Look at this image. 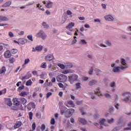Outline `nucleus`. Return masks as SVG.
<instances>
[{
    "mask_svg": "<svg viewBox=\"0 0 131 131\" xmlns=\"http://www.w3.org/2000/svg\"><path fill=\"white\" fill-rule=\"evenodd\" d=\"M100 124H99L98 123H94V125L98 126V125H100V129H102V128H103V126H102V125L103 124V125H104V126H108V124H105V123H106V120L104 119H103L101 121H100Z\"/></svg>",
    "mask_w": 131,
    "mask_h": 131,
    "instance_id": "6",
    "label": "nucleus"
},
{
    "mask_svg": "<svg viewBox=\"0 0 131 131\" xmlns=\"http://www.w3.org/2000/svg\"><path fill=\"white\" fill-rule=\"evenodd\" d=\"M42 26H44L45 28H48L49 26L48 25H47V23L46 22H43L42 23Z\"/></svg>",
    "mask_w": 131,
    "mask_h": 131,
    "instance_id": "49",
    "label": "nucleus"
},
{
    "mask_svg": "<svg viewBox=\"0 0 131 131\" xmlns=\"http://www.w3.org/2000/svg\"><path fill=\"white\" fill-rule=\"evenodd\" d=\"M32 76V74L30 73V72H28L25 76L22 77V80H24V79H29L30 77Z\"/></svg>",
    "mask_w": 131,
    "mask_h": 131,
    "instance_id": "10",
    "label": "nucleus"
},
{
    "mask_svg": "<svg viewBox=\"0 0 131 131\" xmlns=\"http://www.w3.org/2000/svg\"><path fill=\"white\" fill-rule=\"evenodd\" d=\"M41 129L42 131H43L45 129H46V125H45V124H42L41 125Z\"/></svg>",
    "mask_w": 131,
    "mask_h": 131,
    "instance_id": "46",
    "label": "nucleus"
},
{
    "mask_svg": "<svg viewBox=\"0 0 131 131\" xmlns=\"http://www.w3.org/2000/svg\"><path fill=\"white\" fill-rule=\"evenodd\" d=\"M114 121V119H112L111 120H108V123H110V124L113 123Z\"/></svg>",
    "mask_w": 131,
    "mask_h": 131,
    "instance_id": "56",
    "label": "nucleus"
},
{
    "mask_svg": "<svg viewBox=\"0 0 131 131\" xmlns=\"http://www.w3.org/2000/svg\"><path fill=\"white\" fill-rule=\"evenodd\" d=\"M97 83V81L95 80H93L92 81H91L89 82V85H94V84H96Z\"/></svg>",
    "mask_w": 131,
    "mask_h": 131,
    "instance_id": "25",
    "label": "nucleus"
},
{
    "mask_svg": "<svg viewBox=\"0 0 131 131\" xmlns=\"http://www.w3.org/2000/svg\"><path fill=\"white\" fill-rule=\"evenodd\" d=\"M19 100H20V103H21L23 105H25V104L27 103V100H26V99L23 97L20 98Z\"/></svg>",
    "mask_w": 131,
    "mask_h": 131,
    "instance_id": "14",
    "label": "nucleus"
},
{
    "mask_svg": "<svg viewBox=\"0 0 131 131\" xmlns=\"http://www.w3.org/2000/svg\"><path fill=\"white\" fill-rule=\"evenodd\" d=\"M9 36H10V37H14V34H13V33L12 32H9Z\"/></svg>",
    "mask_w": 131,
    "mask_h": 131,
    "instance_id": "50",
    "label": "nucleus"
},
{
    "mask_svg": "<svg viewBox=\"0 0 131 131\" xmlns=\"http://www.w3.org/2000/svg\"><path fill=\"white\" fill-rule=\"evenodd\" d=\"M41 68H47V63L46 62H43L41 63L40 66Z\"/></svg>",
    "mask_w": 131,
    "mask_h": 131,
    "instance_id": "35",
    "label": "nucleus"
},
{
    "mask_svg": "<svg viewBox=\"0 0 131 131\" xmlns=\"http://www.w3.org/2000/svg\"><path fill=\"white\" fill-rule=\"evenodd\" d=\"M31 104V105L32 106V108H33V109H35V103L33 102H30Z\"/></svg>",
    "mask_w": 131,
    "mask_h": 131,
    "instance_id": "48",
    "label": "nucleus"
},
{
    "mask_svg": "<svg viewBox=\"0 0 131 131\" xmlns=\"http://www.w3.org/2000/svg\"><path fill=\"white\" fill-rule=\"evenodd\" d=\"M94 71L95 72V73H96L97 75H100L102 72V71H101L100 70L98 69H96Z\"/></svg>",
    "mask_w": 131,
    "mask_h": 131,
    "instance_id": "27",
    "label": "nucleus"
},
{
    "mask_svg": "<svg viewBox=\"0 0 131 131\" xmlns=\"http://www.w3.org/2000/svg\"><path fill=\"white\" fill-rule=\"evenodd\" d=\"M54 59L55 58H54L53 54H49L45 57L46 61H53Z\"/></svg>",
    "mask_w": 131,
    "mask_h": 131,
    "instance_id": "7",
    "label": "nucleus"
},
{
    "mask_svg": "<svg viewBox=\"0 0 131 131\" xmlns=\"http://www.w3.org/2000/svg\"><path fill=\"white\" fill-rule=\"evenodd\" d=\"M75 24L74 23L71 22L69 24V25L66 27L67 29H69L70 31H73L72 27H74Z\"/></svg>",
    "mask_w": 131,
    "mask_h": 131,
    "instance_id": "8",
    "label": "nucleus"
},
{
    "mask_svg": "<svg viewBox=\"0 0 131 131\" xmlns=\"http://www.w3.org/2000/svg\"><path fill=\"white\" fill-rule=\"evenodd\" d=\"M32 127L33 131L35 130V128H36V124H35V122L33 123V124L32 125Z\"/></svg>",
    "mask_w": 131,
    "mask_h": 131,
    "instance_id": "37",
    "label": "nucleus"
},
{
    "mask_svg": "<svg viewBox=\"0 0 131 131\" xmlns=\"http://www.w3.org/2000/svg\"><path fill=\"white\" fill-rule=\"evenodd\" d=\"M13 104L15 106H19L20 105V101H19V99L13 98Z\"/></svg>",
    "mask_w": 131,
    "mask_h": 131,
    "instance_id": "11",
    "label": "nucleus"
},
{
    "mask_svg": "<svg viewBox=\"0 0 131 131\" xmlns=\"http://www.w3.org/2000/svg\"><path fill=\"white\" fill-rule=\"evenodd\" d=\"M104 96L106 98H111V95L108 93H106L104 94Z\"/></svg>",
    "mask_w": 131,
    "mask_h": 131,
    "instance_id": "54",
    "label": "nucleus"
},
{
    "mask_svg": "<svg viewBox=\"0 0 131 131\" xmlns=\"http://www.w3.org/2000/svg\"><path fill=\"white\" fill-rule=\"evenodd\" d=\"M113 17L111 15H106L105 16L106 21H113Z\"/></svg>",
    "mask_w": 131,
    "mask_h": 131,
    "instance_id": "15",
    "label": "nucleus"
},
{
    "mask_svg": "<svg viewBox=\"0 0 131 131\" xmlns=\"http://www.w3.org/2000/svg\"><path fill=\"white\" fill-rule=\"evenodd\" d=\"M36 116L37 118H41V114H40L39 113H37L36 114Z\"/></svg>",
    "mask_w": 131,
    "mask_h": 131,
    "instance_id": "43",
    "label": "nucleus"
},
{
    "mask_svg": "<svg viewBox=\"0 0 131 131\" xmlns=\"http://www.w3.org/2000/svg\"><path fill=\"white\" fill-rule=\"evenodd\" d=\"M62 73L63 74H68V73H69V70L64 71L63 72H62Z\"/></svg>",
    "mask_w": 131,
    "mask_h": 131,
    "instance_id": "57",
    "label": "nucleus"
},
{
    "mask_svg": "<svg viewBox=\"0 0 131 131\" xmlns=\"http://www.w3.org/2000/svg\"><path fill=\"white\" fill-rule=\"evenodd\" d=\"M28 95V93H27L26 91H22L20 94L19 96L20 97H26V96Z\"/></svg>",
    "mask_w": 131,
    "mask_h": 131,
    "instance_id": "16",
    "label": "nucleus"
},
{
    "mask_svg": "<svg viewBox=\"0 0 131 131\" xmlns=\"http://www.w3.org/2000/svg\"><path fill=\"white\" fill-rule=\"evenodd\" d=\"M68 78L66 75L60 74L57 77L56 79L58 82H65V81H67Z\"/></svg>",
    "mask_w": 131,
    "mask_h": 131,
    "instance_id": "1",
    "label": "nucleus"
},
{
    "mask_svg": "<svg viewBox=\"0 0 131 131\" xmlns=\"http://www.w3.org/2000/svg\"><path fill=\"white\" fill-rule=\"evenodd\" d=\"M52 82H56V78L53 77L51 80Z\"/></svg>",
    "mask_w": 131,
    "mask_h": 131,
    "instance_id": "62",
    "label": "nucleus"
},
{
    "mask_svg": "<svg viewBox=\"0 0 131 131\" xmlns=\"http://www.w3.org/2000/svg\"><path fill=\"white\" fill-rule=\"evenodd\" d=\"M8 21V17L6 16H1L0 22Z\"/></svg>",
    "mask_w": 131,
    "mask_h": 131,
    "instance_id": "20",
    "label": "nucleus"
},
{
    "mask_svg": "<svg viewBox=\"0 0 131 131\" xmlns=\"http://www.w3.org/2000/svg\"><path fill=\"white\" fill-rule=\"evenodd\" d=\"M79 121L81 122V123H82V124H85L86 123V120L85 119L80 118L78 119Z\"/></svg>",
    "mask_w": 131,
    "mask_h": 131,
    "instance_id": "21",
    "label": "nucleus"
},
{
    "mask_svg": "<svg viewBox=\"0 0 131 131\" xmlns=\"http://www.w3.org/2000/svg\"><path fill=\"white\" fill-rule=\"evenodd\" d=\"M46 8H48V9H50V8H52L53 7V2H49L47 5H46Z\"/></svg>",
    "mask_w": 131,
    "mask_h": 131,
    "instance_id": "22",
    "label": "nucleus"
},
{
    "mask_svg": "<svg viewBox=\"0 0 131 131\" xmlns=\"http://www.w3.org/2000/svg\"><path fill=\"white\" fill-rule=\"evenodd\" d=\"M105 43L106 45H107V46H111V42H109V41H106Z\"/></svg>",
    "mask_w": 131,
    "mask_h": 131,
    "instance_id": "61",
    "label": "nucleus"
},
{
    "mask_svg": "<svg viewBox=\"0 0 131 131\" xmlns=\"http://www.w3.org/2000/svg\"><path fill=\"white\" fill-rule=\"evenodd\" d=\"M37 37H41L42 39H46L47 38V35L46 33L42 30H40L36 35Z\"/></svg>",
    "mask_w": 131,
    "mask_h": 131,
    "instance_id": "2",
    "label": "nucleus"
},
{
    "mask_svg": "<svg viewBox=\"0 0 131 131\" xmlns=\"http://www.w3.org/2000/svg\"><path fill=\"white\" fill-rule=\"evenodd\" d=\"M74 112V109L73 108H70L69 110H67L65 112V116L67 118L70 117L73 114V113Z\"/></svg>",
    "mask_w": 131,
    "mask_h": 131,
    "instance_id": "3",
    "label": "nucleus"
},
{
    "mask_svg": "<svg viewBox=\"0 0 131 131\" xmlns=\"http://www.w3.org/2000/svg\"><path fill=\"white\" fill-rule=\"evenodd\" d=\"M121 64L124 66H125V65H126V63H125V59L122 58L121 59Z\"/></svg>",
    "mask_w": 131,
    "mask_h": 131,
    "instance_id": "31",
    "label": "nucleus"
},
{
    "mask_svg": "<svg viewBox=\"0 0 131 131\" xmlns=\"http://www.w3.org/2000/svg\"><path fill=\"white\" fill-rule=\"evenodd\" d=\"M113 71L114 72H119V71H120V67H114L113 68Z\"/></svg>",
    "mask_w": 131,
    "mask_h": 131,
    "instance_id": "24",
    "label": "nucleus"
},
{
    "mask_svg": "<svg viewBox=\"0 0 131 131\" xmlns=\"http://www.w3.org/2000/svg\"><path fill=\"white\" fill-rule=\"evenodd\" d=\"M58 66H59L60 67V68H61V69H64V68H65V64H61L59 63L58 64Z\"/></svg>",
    "mask_w": 131,
    "mask_h": 131,
    "instance_id": "40",
    "label": "nucleus"
},
{
    "mask_svg": "<svg viewBox=\"0 0 131 131\" xmlns=\"http://www.w3.org/2000/svg\"><path fill=\"white\" fill-rule=\"evenodd\" d=\"M10 64H13L15 62V58L13 57L9 59Z\"/></svg>",
    "mask_w": 131,
    "mask_h": 131,
    "instance_id": "34",
    "label": "nucleus"
},
{
    "mask_svg": "<svg viewBox=\"0 0 131 131\" xmlns=\"http://www.w3.org/2000/svg\"><path fill=\"white\" fill-rule=\"evenodd\" d=\"M11 56L12 54L11 53V51L9 50H7L4 53V57L6 59H9L10 57H11Z\"/></svg>",
    "mask_w": 131,
    "mask_h": 131,
    "instance_id": "9",
    "label": "nucleus"
},
{
    "mask_svg": "<svg viewBox=\"0 0 131 131\" xmlns=\"http://www.w3.org/2000/svg\"><path fill=\"white\" fill-rule=\"evenodd\" d=\"M27 38L29 40H31V41H33V38H32V35H29L27 36Z\"/></svg>",
    "mask_w": 131,
    "mask_h": 131,
    "instance_id": "41",
    "label": "nucleus"
},
{
    "mask_svg": "<svg viewBox=\"0 0 131 131\" xmlns=\"http://www.w3.org/2000/svg\"><path fill=\"white\" fill-rule=\"evenodd\" d=\"M31 84H32V81H31V80H28L26 83V85L28 86L31 85Z\"/></svg>",
    "mask_w": 131,
    "mask_h": 131,
    "instance_id": "30",
    "label": "nucleus"
},
{
    "mask_svg": "<svg viewBox=\"0 0 131 131\" xmlns=\"http://www.w3.org/2000/svg\"><path fill=\"white\" fill-rule=\"evenodd\" d=\"M6 93H7V89H4L2 91H0V96H2V95H3V94H6Z\"/></svg>",
    "mask_w": 131,
    "mask_h": 131,
    "instance_id": "33",
    "label": "nucleus"
},
{
    "mask_svg": "<svg viewBox=\"0 0 131 131\" xmlns=\"http://www.w3.org/2000/svg\"><path fill=\"white\" fill-rule=\"evenodd\" d=\"M94 70V69L93 68V67L91 68V69L90 70L89 72V75H92L93 74V71Z\"/></svg>",
    "mask_w": 131,
    "mask_h": 131,
    "instance_id": "51",
    "label": "nucleus"
},
{
    "mask_svg": "<svg viewBox=\"0 0 131 131\" xmlns=\"http://www.w3.org/2000/svg\"><path fill=\"white\" fill-rule=\"evenodd\" d=\"M130 96V92H125L122 94L123 97L125 98L123 99L124 102H128L129 101V97Z\"/></svg>",
    "mask_w": 131,
    "mask_h": 131,
    "instance_id": "5",
    "label": "nucleus"
},
{
    "mask_svg": "<svg viewBox=\"0 0 131 131\" xmlns=\"http://www.w3.org/2000/svg\"><path fill=\"white\" fill-rule=\"evenodd\" d=\"M68 104H69V105H71L72 106V107H74V106H75L74 102H73V101H72V100L68 101Z\"/></svg>",
    "mask_w": 131,
    "mask_h": 131,
    "instance_id": "29",
    "label": "nucleus"
},
{
    "mask_svg": "<svg viewBox=\"0 0 131 131\" xmlns=\"http://www.w3.org/2000/svg\"><path fill=\"white\" fill-rule=\"evenodd\" d=\"M29 116L30 120H32L33 117V113L32 112H30L29 113Z\"/></svg>",
    "mask_w": 131,
    "mask_h": 131,
    "instance_id": "28",
    "label": "nucleus"
},
{
    "mask_svg": "<svg viewBox=\"0 0 131 131\" xmlns=\"http://www.w3.org/2000/svg\"><path fill=\"white\" fill-rule=\"evenodd\" d=\"M12 4V2H6V3H5L2 7H9V6H11V5Z\"/></svg>",
    "mask_w": 131,
    "mask_h": 131,
    "instance_id": "26",
    "label": "nucleus"
},
{
    "mask_svg": "<svg viewBox=\"0 0 131 131\" xmlns=\"http://www.w3.org/2000/svg\"><path fill=\"white\" fill-rule=\"evenodd\" d=\"M113 111H114V107H111L110 108V112L111 113L113 112Z\"/></svg>",
    "mask_w": 131,
    "mask_h": 131,
    "instance_id": "60",
    "label": "nucleus"
},
{
    "mask_svg": "<svg viewBox=\"0 0 131 131\" xmlns=\"http://www.w3.org/2000/svg\"><path fill=\"white\" fill-rule=\"evenodd\" d=\"M80 83H76V90H78V89H80Z\"/></svg>",
    "mask_w": 131,
    "mask_h": 131,
    "instance_id": "38",
    "label": "nucleus"
},
{
    "mask_svg": "<svg viewBox=\"0 0 131 131\" xmlns=\"http://www.w3.org/2000/svg\"><path fill=\"white\" fill-rule=\"evenodd\" d=\"M118 129H119V127H116L114 128L112 131H117Z\"/></svg>",
    "mask_w": 131,
    "mask_h": 131,
    "instance_id": "64",
    "label": "nucleus"
},
{
    "mask_svg": "<svg viewBox=\"0 0 131 131\" xmlns=\"http://www.w3.org/2000/svg\"><path fill=\"white\" fill-rule=\"evenodd\" d=\"M20 41H21V45H24V43H25V41H26V40L24 39H21L20 40Z\"/></svg>",
    "mask_w": 131,
    "mask_h": 131,
    "instance_id": "59",
    "label": "nucleus"
},
{
    "mask_svg": "<svg viewBox=\"0 0 131 131\" xmlns=\"http://www.w3.org/2000/svg\"><path fill=\"white\" fill-rule=\"evenodd\" d=\"M11 52L12 54H17V53L18 52V50L16 49H13L11 50Z\"/></svg>",
    "mask_w": 131,
    "mask_h": 131,
    "instance_id": "32",
    "label": "nucleus"
},
{
    "mask_svg": "<svg viewBox=\"0 0 131 131\" xmlns=\"http://www.w3.org/2000/svg\"><path fill=\"white\" fill-rule=\"evenodd\" d=\"M30 60L29 58L26 59L25 60V65H26V64H28L29 63Z\"/></svg>",
    "mask_w": 131,
    "mask_h": 131,
    "instance_id": "52",
    "label": "nucleus"
},
{
    "mask_svg": "<svg viewBox=\"0 0 131 131\" xmlns=\"http://www.w3.org/2000/svg\"><path fill=\"white\" fill-rule=\"evenodd\" d=\"M18 34L19 35H23L24 34V31H20V32H19Z\"/></svg>",
    "mask_w": 131,
    "mask_h": 131,
    "instance_id": "63",
    "label": "nucleus"
},
{
    "mask_svg": "<svg viewBox=\"0 0 131 131\" xmlns=\"http://www.w3.org/2000/svg\"><path fill=\"white\" fill-rule=\"evenodd\" d=\"M65 67L66 68H72V67H73V65L72 64H71V63L69 62H67L65 63Z\"/></svg>",
    "mask_w": 131,
    "mask_h": 131,
    "instance_id": "19",
    "label": "nucleus"
},
{
    "mask_svg": "<svg viewBox=\"0 0 131 131\" xmlns=\"http://www.w3.org/2000/svg\"><path fill=\"white\" fill-rule=\"evenodd\" d=\"M95 95H98V96H102V94L100 92V88H98L96 91H95L94 92Z\"/></svg>",
    "mask_w": 131,
    "mask_h": 131,
    "instance_id": "18",
    "label": "nucleus"
},
{
    "mask_svg": "<svg viewBox=\"0 0 131 131\" xmlns=\"http://www.w3.org/2000/svg\"><path fill=\"white\" fill-rule=\"evenodd\" d=\"M66 21H67V16H64L62 18V21H61V24H64V23H65Z\"/></svg>",
    "mask_w": 131,
    "mask_h": 131,
    "instance_id": "36",
    "label": "nucleus"
},
{
    "mask_svg": "<svg viewBox=\"0 0 131 131\" xmlns=\"http://www.w3.org/2000/svg\"><path fill=\"white\" fill-rule=\"evenodd\" d=\"M58 85L60 89H63V88H64V85L62 84V83H59Z\"/></svg>",
    "mask_w": 131,
    "mask_h": 131,
    "instance_id": "58",
    "label": "nucleus"
},
{
    "mask_svg": "<svg viewBox=\"0 0 131 131\" xmlns=\"http://www.w3.org/2000/svg\"><path fill=\"white\" fill-rule=\"evenodd\" d=\"M27 108L28 109V110H29V111H30V110H31V109H32V106L31 104H30V102L28 104Z\"/></svg>",
    "mask_w": 131,
    "mask_h": 131,
    "instance_id": "44",
    "label": "nucleus"
},
{
    "mask_svg": "<svg viewBox=\"0 0 131 131\" xmlns=\"http://www.w3.org/2000/svg\"><path fill=\"white\" fill-rule=\"evenodd\" d=\"M42 49H43V47H42V46L41 45L37 46L35 48L36 51H38L39 52L42 51Z\"/></svg>",
    "mask_w": 131,
    "mask_h": 131,
    "instance_id": "17",
    "label": "nucleus"
},
{
    "mask_svg": "<svg viewBox=\"0 0 131 131\" xmlns=\"http://www.w3.org/2000/svg\"><path fill=\"white\" fill-rule=\"evenodd\" d=\"M68 77L69 80L70 82H74V81H77V79H78V76L77 75H72Z\"/></svg>",
    "mask_w": 131,
    "mask_h": 131,
    "instance_id": "4",
    "label": "nucleus"
},
{
    "mask_svg": "<svg viewBox=\"0 0 131 131\" xmlns=\"http://www.w3.org/2000/svg\"><path fill=\"white\" fill-rule=\"evenodd\" d=\"M22 125V122L20 121H17L16 122L14 126V128H19L20 126Z\"/></svg>",
    "mask_w": 131,
    "mask_h": 131,
    "instance_id": "13",
    "label": "nucleus"
},
{
    "mask_svg": "<svg viewBox=\"0 0 131 131\" xmlns=\"http://www.w3.org/2000/svg\"><path fill=\"white\" fill-rule=\"evenodd\" d=\"M22 90H24V85H23L22 86H19L18 88L17 91L19 92V91H22Z\"/></svg>",
    "mask_w": 131,
    "mask_h": 131,
    "instance_id": "47",
    "label": "nucleus"
},
{
    "mask_svg": "<svg viewBox=\"0 0 131 131\" xmlns=\"http://www.w3.org/2000/svg\"><path fill=\"white\" fill-rule=\"evenodd\" d=\"M6 67H3L1 69H0V74H3V73H6Z\"/></svg>",
    "mask_w": 131,
    "mask_h": 131,
    "instance_id": "23",
    "label": "nucleus"
},
{
    "mask_svg": "<svg viewBox=\"0 0 131 131\" xmlns=\"http://www.w3.org/2000/svg\"><path fill=\"white\" fill-rule=\"evenodd\" d=\"M81 43H82V45H86V41H85L84 39H82L81 40Z\"/></svg>",
    "mask_w": 131,
    "mask_h": 131,
    "instance_id": "53",
    "label": "nucleus"
},
{
    "mask_svg": "<svg viewBox=\"0 0 131 131\" xmlns=\"http://www.w3.org/2000/svg\"><path fill=\"white\" fill-rule=\"evenodd\" d=\"M128 126H129V127H126V128H125L124 129V130H127L128 129H131V123H129L128 124Z\"/></svg>",
    "mask_w": 131,
    "mask_h": 131,
    "instance_id": "42",
    "label": "nucleus"
},
{
    "mask_svg": "<svg viewBox=\"0 0 131 131\" xmlns=\"http://www.w3.org/2000/svg\"><path fill=\"white\" fill-rule=\"evenodd\" d=\"M5 101L6 102L8 106H9L10 107H11V106L13 105V103H12V101L11 100V98L5 99Z\"/></svg>",
    "mask_w": 131,
    "mask_h": 131,
    "instance_id": "12",
    "label": "nucleus"
},
{
    "mask_svg": "<svg viewBox=\"0 0 131 131\" xmlns=\"http://www.w3.org/2000/svg\"><path fill=\"white\" fill-rule=\"evenodd\" d=\"M51 124L54 125L55 123H56V122L55 121V119L54 118H52L50 121Z\"/></svg>",
    "mask_w": 131,
    "mask_h": 131,
    "instance_id": "39",
    "label": "nucleus"
},
{
    "mask_svg": "<svg viewBox=\"0 0 131 131\" xmlns=\"http://www.w3.org/2000/svg\"><path fill=\"white\" fill-rule=\"evenodd\" d=\"M110 86H111V88H114V86H115V82H111L110 83Z\"/></svg>",
    "mask_w": 131,
    "mask_h": 131,
    "instance_id": "55",
    "label": "nucleus"
},
{
    "mask_svg": "<svg viewBox=\"0 0 131 131\" xmlns=\"http://www.w3.org/2000/svg\"><path fill=\"white\" fill-rule=\"evenodd\" d=\"M52 95H53V93H52V92H49L47 94L46 96L47 98L48 99H49V98H50V97H51V96H52Z\"/></svg>",
    "mask_w": 131,
    "mask_h": 131,
    "instance_id": "45",
    "label": "nucleus"
}]
</instances>
